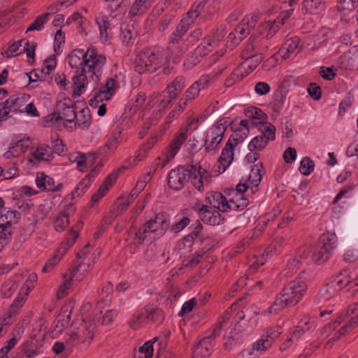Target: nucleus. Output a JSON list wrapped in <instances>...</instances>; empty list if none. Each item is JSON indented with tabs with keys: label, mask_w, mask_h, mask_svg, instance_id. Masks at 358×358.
Returning a JSON list of instances; mask_svg holds the SVG:
<instances>
[{
	"label": "nucleus",
	"mask_w": 358,
	"mask_h": 358,
	"mask_svg": "<svg viewBox=\"0 0 358 358\" xmlns=\"http://www.w3.org/2000/svg\"><path fill=\"white\" fill-rule=\"evenodd\" d=\"M185 85V79L178 76L160 94H154L149 96L148 106L152 107L157 103V110L153 114L155 119H159L163 113L169 108L173 100L176 99Z\"/></svg>",
	"instance_id": "nucleus-6"
},
{
	"label": "nucleus",
	"mask_w": 358,
	"mask_h": 358,
	"mask_svg": "<svg viewBox=\"0 0 358 358\" xmlns=\"http://www.w3.org/2000/svg\"><path fill=\"white\" fill-rule=\"evenodd\" d=\"M17 289V284L11 280L5 282L1 287V296L3 298H9Z\"/></svg>",
	"instance_id": "nucleus-51"
},
{
	"label": "nucleus",
	"mask_w": 358,
	"mask_h": 358,
	"mask_svg": "<svg viewBox=\"0 0 358 358\" xmlns=\"http://www.w3.org/2000/svg\"><path fill=\"white\" fill-rule=\"evenodd\" d=\"M152 145L150 144L144 145L138 150L136 155L133 158H129L128 162L129 165H135L137 162L141 161L145 157L146 153L151 149Z\"/></svg>",
	"instance_id": "nucleus-48"
},
{
	"label": "nucleus",
	"mask_w": 358,
	"mask_h": 358,
	"mask_svg": "<svg viewBox=\"0 0 358 358\" xmlns=\"http://www.w3.org/2000/svg\"><path fill=\"white\" fill-rule=\"evenodd\" d=\"M213 198L218 202V210L222 212H227L229 210H242L249 204L248 199L240 193H235V195L228 200L221 193L215 192Z\"/></svg>",
	"instance_id": "nucleus-10"
},
{
	"label": "nucleus",
	"mask_w": 358,
	"mask_h": 358,
	"mask_svg": "<svg viewBox=\"0 0 358 358\" xmlns=\"http://www.w3.org/2000/svg\"><path fill=\"white\" fill-rule=\"evenodd\" d=\"M271 343L269 341L266 340L265 338H262L255 343H253L252 348H251L253 351L256 352H262L267 350L268 348H270Z\"/></svg>",
	"instance_id": "nucleus-62"
},
{
	"label": "nucleus",
	"mask_w": 358,
	"mask_h": 358,
	"mask_svg": "<svg viewBox=\"0 0 358 358\" xmlns=\"http://www.w3.org/2000/svg\"><path fill=\"white\" fill-rule=\"evenodd\" d=\"M183 23H180L171 34L168 45L166 50H164L168 60L173 57V62L177 63L180 57L188 50L189 44L185 40L182 39L183 36L187 33L189 28Z\"/></svg>",
	"instance_id": "nucleus-8"
},
{
	"label": "nucleus",
	"mask_w": 358,
	"mask_h": 358,
	"mask_svg": "<svg viewBox=\"0 0 358 358\" xmlns=\"http://www.w3.org/2000/svg\"><path fill=\"white\" fill-rule=\"evenodd\" d=\"M340 316L345 317V320L343 322L344 324L335 332L334 336L328 341L327 344L337 341L342 336L350 332L358 327V302L353 307H349L346 313Z\"/></svg>",
	"instance_id": "nucleus-11"
},
{
	"label": "nucleus",
	"mask_w": 358,
	"mask_h": 358,
	"mask_svg": "<svg viewBox=\"0 0 358 358\" xmlns=\"http://www.w3.org/2000/svg\"><path fill=\"white\" fill-rule=\"evenodd\" d=\"M352 279V277L348 273V271H343L340 276H337L333 280L330 281L329 283L334 285V287L336 289V292H338L343 287L351 282Z\"/></svg>",
	"instance_id": "nucleus-37"
},
{
	"label": "nucleus",
	"mask_w": 358,
	"mask_h": 358,
	"mask_svg": "<svg viewBox=\"0 0 358 358\" xmlns=\"http://www.w3.org/2000/svg\"><path fill=\"white\" fill-rule=\"evenodd\" d=\"M23 140H19L15 144L10 146L7 152H5L4 156L7 159L16 157L24 152L27 149L28 145H24Z\"/></svg>",
	"instance_id": "nucleus-36"
},
{
	"label": "nucleus",
	"mask_w": 358,
	"mask_h": 358,
	"mask_svg": "<svg viewBox=\"0 0 358 358\" xmlns=\"http://www.w3.org/2000/svg\"><path fill=\"white\" fill-rule=\"evenodd\" d=\"M262 134L255 136L249 143V150H263L269 141L275 138V127L271 123L265 122L261 127Z\"/></svg>",
	"instance_id": "nucleus-13"
},
{
	"label": "nucleus",
	"mask_w": 358,
	"mask_h": 358,
	"mask_svg": "<svg viewBox=\"0 0 358 358\" xmlns=\"http://www.w3.org/2000/svg\"><path fill=\"white\" fill-rule=\"evenodd\" d=\"M337 294L338 292L334 285L328 282L319 290L315 301L318 304H321L334 297Z\"/></svg>",
	"instance_id": "nucleus-28"
},
{
	"label": "nucleus",
	"mask_w": 358,
	"mask_h": 358,
	"mask_svg": "<svg viewBox=\"0 0 358 358\" xmlns=\"http://www.w3.org/2000/svg\"><path fill=\"white\" fill-rule=\"evenodd\" d=\"M207 3L206 0H202L199 3H195L190 10L187 13V17H184L180 23L184 22V25H187L188 28L194 22L195 19L199 16V15L203 12L205 9L206 5Z\"/></svg>",
	"instance_id": "nucleus-22"
},
{
	"label": "nucleus",
	"mask_w": 358,
	"mask_h": 358,
	"mask_svg": "<svg viewBox=\"0 0 358 358\" xmlns=\"http://www.w3.org/2000/svg\"><path fill=\"white\" fill-rule=\"evenodd\" d=\"M76 118V112L73 101L68 98L60 96L55 105V110L46 116V122H55L59 124L62 120L72 123Z\"/></svg>",
	"instance_id": "nucleus-9"
},
{
	"label": "nucleus",
	"mask_w": 358,
	"mask_h": 358,
	"mask_svg": "<svg viewBox=\"0 0 358 358\" xmlns=\"http://www.w3.org/2000/svg\"><path fill=\"white\" fill-rule=\"evenodd\" d=\"M282 333V329L280 326H274L267 329L265 338L270 341L271 345L277 340Z\"/></svg>",
	"instance_id": "nucleus-52"
},
{
	"label": "nucleus",
	"mask_w": 358,
	"mask_h": 358,
	"mask_svg": "<svg viewBox=\"0 0 358 358\" xmlns=\"http://www.w3.org/2000/svg\"><path fill=\"white\" fill-rule=\"evenodd\" d=\"M265 38L259 35H254L250 36L243 50L245 53H254L263 55L268 50V45L266 44Z\"/></svg>",
	"instance_id": "nucleus-14"
},
{
	"label": "nucleus",
	"mask_w": 358,
	"mask_h": 358,
	"mask_svg": "<svg viewBox=\"0 0 358 358\" xmlns=\"http://www.w3.org/2000/svg\"><path fill=\"white\" fill-rule=\"evenodd\" d=\"M307 290L306 282L301 277L289 282L282 289L280 296L275 298L273 304L262 314L268 315L277 314L278 311L287 306L297 304L305 295Z\"/></svg>",
	"instance_id": "nucleus-4"
},
{
	"label": "nucleus",
	"mask_w": 358,
	"mask_h": 358,
	"mask_svg": "<svg viewBox=\"0 0 358 358\" xmlns=\"http://www.w3.org/2000/svg\"><path fill=\"white\" fill-rule=\"evenodd\" d=\"M228 124L229 122L225 118H221L215 122L207 134L218 139L220 138V140L222 141Z\"/></svg>",
	"instance_id": "nucleus-31"
},
{
	"label": "nucleus",
	"mask_w": 358,
	"mask_h": 358,
	"mask_svg": "<svg viewBox=\"0 0 358 358\" xmlns=\"http://www.w3.org/2000/svg\"><path fill=\"white\" fill-rule=\"evenodd\" d=\"M225 34V27L223 25L213 30L210 34L203 40L202 43L197 46L194 51L190 54L187 59V65L189 67H193L199 64L202 57L208 55L220 45Z\"/></svg>",
	"instance_id": "nucleus-7"
},
{
	"label": "nucleus",
	"mask_w": 358,
	"mask_h": 358,
	"mask_svg": "<svg viewBox=\"0 0 358 358\" xmlns=\"http://www.w3.org/2000/svg\"><path fill=\"white\" fill-rule=\"evenodd\" d=\"M57 65L56 56L55 55H51L48 58H47L43 62V67L41 69V73L45 74H49L52 71H53Z\"/></svg>",
	"instance_id": "nucleus-55"
},
{
	"label": "nucleus",
	"mask_w": 358,
	"mask_h": 358,
	"mask_svg": "<svg viewBox=\"0 0 358 358\" xmlns=\"http://www.w3.org/2000/svg\"><path fill=\"white\" fill-rule=\"evenodd\" d=\"M75 125H78L82 129H87L91 124L92 117L90 110L87 107L81 109L76 113Z\"/></svg>",
	"instance_id": "nucleus-33"
},
{
	"label": "nucleus",
	"mask_w": 358,
	"mask_h": 358,
	"mask_svg": "<svg viewBox=\"0 0 358 358\" xmlns=\"http://www.w3.org/2000/svg\"><path fill=\"white\" fill-rule=\"evenodd\" d=\"M221 142L220 138L218 139L207 134L205 139V149L208 153L214 155L218 150L219 144Z\"/></svg>",
	"instance_id": "nucleus-42"
},
{
	"label": "nucleus",
	"mask_w": 358,
	"mask_h": 358,
	"mask_svg": "<svg viewBox=\"0 0 358 358\" xmlns=\"http://www.w3.org/2000/svg\"><path fill=\"white\" fill-rule=\"evenodd\" d=\"M187 129H181L174 136L171 143H170L169 150L166 154V159L163 166L165 165L166 163H168L172 159L175 157L178 150H180L181 145L185 142L187 138Z\"/></svg>",
	"instance_id": "nucleus-15"
},
{
	"label": "nucleus",
	"mask_w": 358,
	"mask_h": 358,
	"mask_svg": "<svg viewBox=\"0 0 358 358\" xmlns=\"http://www.w3.org/2000/svg\"><path fill=\"white\" fill-rule=\"evenodd\" d=\"M257 15H252L245 16L242 22L236 26L233 32L228 36V41L233 43H238L250 32V29L256 26Z\"/></svg>",
	"instance_id": "nucleus-12"
},
{
	"label": "nucleus",
	"mask_w": 358,
	"mask_h": 358,
	"mask_svg": "<svg viewBox=\"0 0 358 358\" xmlns=\"http://www.w3.org/2000/svg\"><path fill=\"white\" fill-rule=\"evenodd\" d=\"M87 55L85 66L77 70L73 77V94L76 96H80L91 83L93 84L91 88H94V85L100 80L102 69L106 64V57L98 54L93 47L87 49Z\"/></svg>",
	"instance_id": "nucleus-1"
},
{
	"label": "nucleus",
	"mask_w": 358,
	"mask_h": 358,
	"mask_svg": "<svg viewBox=\"0 0 358 358\" xmlns=\"http://www.w3.org/2000/svg\"><path fill=\"white\" fill-rule=\"evenodd\" d=\"M31 155L38 162H50L53 159L52 149L47 145L38 146L31 153Z\"/></svg>",
	"instance_id": "nucleus-32"
},
{
	"label": "nucleus",
	"mask_w": 358,
	"mask_h": 358,
	"mask_svg": "<svg viewBox=\"0 0 358 358\" xmlns=\"http://www.w3.org/2000/svg\"><path fill=\"white\" fill-rule=\"evenodd\" d=\"M201 90L198 87V85L193 83L185 92V96L184 99L188 102L192 101L199 94Z\"/></svg>",
	"instance_id": "nucleus-61"
},
{
	"label": "nucleus",
	"mask_w": 358,
	"mask_h": 358,
	"mask_svg": "<svg viewBox=\"0 0 358 358\" xmlns=\"http://www.w3.org/2000/svg\"><path fill=\"white\" fill-rule=\"evenodd\" d=\"M263 166L262 164L254 165L248 176V182L251 185L252 192L257 189L259 183L262 178Z\"/></svg>",
	"instance_id": "nucleus-29"
},
{
	"label": "nucleus",
	"mask_w": 358,
	"mask_h": 358,
	"mask_svg": "<svg viewBox=\"0 0 358 358\" xmlns=\"http://www.w3.org/2000/svg\"><path fill=\"white\" fill-rule=\"evenodd\" d=\"M165 343L158 342V338H154L152 340L146 342L138 349L139 353L144 355V358H152L153 351L155 348L158 349L157 357H159L161 348H164Z\"/></svg>",
	"instance_id": "nucleus-26"
},
{
	"label": "nucleus",
	"mask_w": 358,
	"mask_h": 358,
	"mask_svg": "<svg viewBox=\"0 0 358 358\" xmlns=\"http://www.w3.org/2000/svg\"><path fill=\"white\" fill-rule=\"evenodd\" d=\"M314 162L309 157H304L301 163L299 170L304 176H309L314 170Z\"/></svg>",
	"instance_id": "nucleus-49"
},
{
	"label": "nucleus",
	"mask_w": 358,
	"mask_h": 358,
	"mask_svg": "<svg viewBox=\"0 0 358 358\" xmlns=\"http://www.w3.org/2000/svg\"><path fill=\"white\" fill-rule=\"evenodd\" d=\"M113 287L111 282H108L104 285L100 293V301L104 304L107 305L112 299Z\"/></svg>",
	"instance_id": "nucleus-47"
},
{
	"label": "nucleus",
	"mask_w": 358,
	"mask_h": 358,
	"mask_svg": "<svg viewBox=\"0 0 358 358\" xmlns=\"http://www.w3.org/2000/svg\"><path fill=\"white\" fill-rule=\"evenodd\" d=\"M120 31V39L122 42L128 44L132 38L131 28L127 24H124L121 26Z\"/></svg>",
	"instance_id": "nucleus-60"
},
{
	"label": "nucleus",
	"mask_w": 358,
	"mask_h": 358,
	"mask_svg": "<svg viewBox=\"0 0 358 358\" xmlns=\"http://www.w3.org/2000/svg\"><path fill=\"white\" fill-rule=\"evenodd\" d=\"M145 316L146 315L145 310H142L141 311H139L135 315H134L131 320L129 322L130 327L134 329H137L139 327L140 324L146 320Z\"/></svg>",
	"instance_id": "nucleus-58"
},
{
	"label": "nucleus",
	"mask_w": 358,
	"mask_h": 358,
	"mask_svg": "<svg viewBox=\"0 0 358 358\" xmlns=\"http://www.w3.org/2000/svg\"><path fill=\"white\" fill-rule=\"evenodd\" d=\"M169 60L164 50L150 47L141 50L136 59L134 70L138 74L152 73L162 68L165 74L169 73Z\"/></svg>",
	"instance_id": "nucleus-3"
},
{
	"label": "nucleus",
	"mask_w": 358,
	"mask_h": 358,
	"mask_svg": "<svg viewBox=\"0 0 358 358\" xmlns=\"http://www.w3.org/2000/svg\"><path fill=\"white\" fill-rule=\"evenodd\" d=\"M90 185V179L83 178L72 192L73 197H79L85 193V189Z\"/></svg>",
	"instance_id": "nucleus-59"
},
{
	"label": "nucleus",
	"mask_w": 358,
	"mask_h": 358,
	"mask_svg": "<svg viewBox=\"0 0 358 358\" xmlns=\"http://www.w3.org/2000/svg\"><path fill=\"white\" fill-rule=\"evenodd\" d=\"M279 22L267 21L262 23L257 29V34L266 39L271 38L279 29Z\"/></svg>",
	"instance_id": "nucleus-25"
},
{
	"label": "nucleus",
	"mask_w": 358,
	"mask_h": 358,
	"mask_svg": "<svg viewBox=\"0 0 358 358\" xmlns=\"http://www.w3.org/2000/svg\"><path fill=\"white\" fill-rule=\"evenodd\" d=\"M234 145H233L231 139L229 138L222 150L221 155L218 159L219 164L217 171L219 173L224 172L227 168L233 162L234 155Z\"/></svg>",
	"instance_id": "nucleus-16"
},
{
	"label": "nucleus",
	"mask_w": 358,
	"mask_h": 358,
	"mask_svg": "<svg viewBox=\"0 0 358 358\" xmlns=\"http://www.w3.org/2000/svg\"><path fill=\"white\" fill-rule=\"evenodd\" d=\"M354 101V96L348 92L343 99L339 104V114H344L346 110L352 106Z\"/></svg>",
	"instance_id": "nucleus-56"
},
{
	"label": "nucleus",
	"mask_w": 358,
	"mask_h": 358,
	"mask_svg": "<svg viewBox=\"0 0 358 358\" xmlns=\"http://www.w3.org/2000/svg\"><path fill=\"white\" fill-rule=\"evenodd\" d=\"M52 209V203L45 201L38 206L36 215V222H39L45 219Z\"/></svg>",
	"instance_id": "nucleus-46"
},
{
	"label": "nucleus",
	"mask_w": 358,
	"mask_h": 358,
	"mask_svg": "<svg viewBox=\"0 0 358 358\" xmlns=\"http://www.w3.org/2000/svg\"><path fill=\"white\" fill-rule=\"evenodd\" d=\"M64 282L59 287L57 290V297L61 299L67 295V289L69 288L71 285V280L73 277L70 275V277H68L67 274L64 275Z\"/></svg>",
	"instance_id": "nucleus-57"
},
{
	"label": "nucleus",
	"mask_w": 358,
	"mask_h": 358,
	"mask_svg": "<svg viewBox=\"0 0 358 358\" xmlns=\"http://www.w3.org/2000/svg\"><path fill=\"white\" fill-rule=\"evenodd\" d=\"M117 177V173L110 174L105 180L103 183L100 186L96 192L92 196V201H98L103 196L106 194L108 189L112 186Z\"/></svg>",
	"instance_id": "nucleus-30"
},
{
	"label": "nucleus",
	"mask_w": 358,
	"mask_h": 358,
	"mask_svg": "<svg viewBox=\"0 0 358 358\" xmlns=\"http://www.w3.org/2000/svg\"><path fill=\"white\" fill-rule=\"evenodd\" d=\"M96 24L99 29L101 38L105 41H108L111 34V27L107 16H102L96 19Z\"/></svg>",
	"instance_id": "nucleus-35"
},
{
	"label": "nucleus",
	"mask_w": 358,
	"mask_h": 358,
	"mask_svg": "<svg viewBox=\"0 0 358 358\" xmlns=\"http://www.w3.org/2000/svg\"><path fill=\"white\" fill-rule=\"evenodd\" d=\"M285 100L286 92L282 89L277 90L274 92L273 100L271 101L273 109L276 112H279L282 108Z\"/></svg>",
	"instance_id": "nucleus-40"
},
{
	"label": "nucleus",
	"mask_w": 358,
	"mask_h": 358,
	"mask_svg": "<svg viewBox=\"0 0 358 358\" xmlns=\"http://www.w3.org/2000/svg\"><path fill=\"white\" fill-rule=\"evenodd\" d=\"M345 320V317L339 316L333 323L325 325L322 331V334H329L334 331L339 325H341Z\"/></svg>",
	"instance_id": "nucleus-64"
},
{
	"label": "nucleus",
	"mask_w": 358,
	"mask_h": 358,
	"mask_svg": "<svg viewBox=\"0 0 358 358\" xmlns=\"http://www.w3.org/2000/svg\"><path fill=\"white\" fill-rule=\"evenodd\" d=\"M71 160L76 163L77 169L81 172L84 171L87 163H89V159L86 158L85 154L80 152H78Z\"/></svg>",
	"instance_id": "nucleus-63"
},
{
	"label": "nucleus",
	"mask_w": 358,
	"mask_h": 358,
	"mask_svg": "<svg viewBox=\"0 0 358 358\" xmlns=\"http://www.w3.org/2000/svg\"><path fill=\"white\" fill-rule=\"evenodd\" d=\"M12 234L11 224L7 221L6 224H0V252L6 244V239Z\"/></svg>",
	"instance_id": "nucleus-44"
},
{
	"label": "nucleus",
	"mask_w": 358,
	"mask_h": 358,
	"mask_svg": "<svg viewBox=\"0 0 358 358\" xmlns=\"http://www.w3.org/2000/svg\"><path fill=\"white\" fill-rule=\"evenodd\" d=\"M48 20V14L43 13L38 16L34 22H32L27 29L26 32L31 31L34 30L41 31L44 28V24Z\"/></svg>",
	"instance_id": "nucleus-43"
},
{
	"label": "nucleus",
	"mask_w": 358,
	"mask_h": 358,
	"mask_svg": "<svg viewBox=\"0 0 358 358\" xmlns=\"http://www.w3.org/2000/svg\"><path fill=\"white\" fill-rule=\"evenodd\" d=\"M28 45V40L27 38H22L18 41L17 43H14L10 45L7 51H6V54L8 57H13L17 56L24 52L23 47H26Z\"/></svg>",
	"instance_id": "nucleus-38"
},
{
	"label": "nucleus",
	"mask_w": 358,
	"mask_h": 358,
	"mask_svg": "<svg viewBox=\"0 0 358 358\" xmlns=\"http://www.w3.org/2000/svg\"><path fill=\"white\" fill-rule=\"evenodd\" d=\"M117 82L114 78H110L107 80L106 83L100 87L99 92L101 93H110V96L115 93L116 90Z\"/></svg>",
	"instance_id": "nucleus-53"
},
{
	"label": "nucleus",
	"mask_w": 358,
	"mask_h": 358,
	"mask_svg": "<svg viewBox=\"0 0 358 358\" xmlns=\"http://www.w3.org/2000/svg\"><path fill=\"white\" fill-rule=\"evenodd\" d=\"M145 310L146 320L152 321L153 323L157 324H159L163 322L164 316V313L161 309L158 308H145Z\"/></svg>",
	"instance_id": "nucleus-39"
},
{
	"label": "nucleus",
	"mask_w": 358,
	"mask_h": 358,
	"mask_svg": "<svg viewBox=\"0 0 358 358\" xmlns=\"http://www.w3.org/2000/svg\"><path fill=\"white\" fill-rule=\"evenodd\" d=\"M337 237L334 233H324L319 239L317 245L320 248L326 250L331 254L334 248L336 247Z\"/></svg>",
	"instance_id": "nucleus-24"
},
{
	"label": "nucleus",
	"mask_w": 358,
	"mask_h": 358,
	"mask_svg": "<svg viewBox=\"0 0 358 358\" xmlns=\"http://www.w3.org/2000/svg\"><path fill=\"white\" fill-rule=\"evenodd\" d=\"M331 255V254L330 252L320 248V247L317 245L312 258L315 264H322L329 259Z\"/></svg>",
	"instance_id": "nucleus-45"
},
{
	"label": "nucleus",
	"mask_w": 358,
	"mask_h": 358,
	"mask_svg": "<svg viewBox=\"0 0 358 358\" xmlns=\"http://www.w3.org/2000/svg\"><path fill=\"white\" fill-rule=\"evenodd\" d=\"M241 56L243 59H245V61L243 62L241 65L244 71H245L246 74H249L253 71L264 58V57L259 54L245 53L244 50H243Z\"/></svg>",
	"instance_id": "nucleus-18"
},
{
	"label": "nucleus",
	"mask_w": 358,
	"mask_h": 358,
	"mask_svg": "<svg viewBox=\"0 0 358 358\" xmlns=\"http://www.w3.org/2000/svg\"><path fill=\"white\" fill-rule=\"evenodd\" d=\"M213 342H211L210 337L203 338L195 346L193 350L194 358H207L210 356L213 350Z\"/></svg>",
	"instance_id": "nucleus-19"
},
{
	"label": "nucleus",
	"mask_w": 358,
	"mask_h": 358,
	"mask_svg": "<svg viewBox=\"0 0 358 358\" xmlns=\"http://www.w3.org/2000/svg\"><path fill=\"white\" fill-rule=\"evenodd\" d=\"M326 8L324 0H303L301 10L306 14H320Z\"/></svg>",
	"instance_id": "nucleus-21"
},
{
	"label": "nucleus",
	"mask_w": 358,
	"mask_h": 358,
	"mask_svg": "<svg viewBox=\"0 0 358 358\" xmlns=\"http://www.w3.org/2000/svg\"><path fill=\"white\" fill-rule=\"evenodd\" d=\"M192 229L189 235L185 238L188 241L189 237H191L192 240H199L203 241L204 237L201 235V231L203 229V225L198 220L192 225Z\"/></svg>",
	"instance_id": "nucleus-50"
},
{
	"label": "nucleus",
	"mask_w": 358,
	"mask_h": 358,
	"mask_svg": "<svg viewBox=\"0 0 358 358\" xmlns=\"http://www.w3.org/2000/svg\"><path fill=\"white\" fill-rule=\"evenodd\" d=\"M155 0H135L131 6L129 15L131 16L141 15L150 8Z\"/></svg>",
	"instance_id": "nucleus-34"
},
{
	"label": "nucleus",
	"mask_w": 358,
	"mask_h": 358,
	"mask_svg": "<svg viewBox=\"0 0 358 358\" xmlns=\"http://www.w3.org/2000/svg\"><path fill=\"white\" fill-rule=\"evenodd\" d=\"M299 38L297 36L287 39L279 50V55L284 59L289 57L299 47Z\"/></svg>",
	"instance_id": "nucleus-27"
},
{
	"label": "nucleus",
	"mask_w": 358,
	"mask_h": 358,
	"mask_svg": "<svg viewBox=\"0 0 358 358\" xmlns=\"http://www.w3.org/2000/svg\"><path fill=\"white\" fill-rule=\"evenodd\" d=\"M122 127L120 125L116 126L111 134L104 147L99 150L101 154L106 153V151H114L122 141L121 133Z\"/></svg>",
	"instance_id": "nucleus-23"
},
{
	"label": "nucleus",
	"mask_w": 358,
	"mask_h": 358,
	"mask_svg": "<svg viewBox=\"0 0 358 358\" xmlns=\"http://www.w3.org/2000/svg\"><path fill=\"white\" fill-rule=\"evenodd\" d=\"M208 173L200 165L180 166L172 169L168 175V185L170 188L180 190L191 180L192 185L199 192L203 191V178L208 180Z\"/></svg>",
	"instance_id": "nucleus-2"
},
{
	"label": "nucleus",
	"mask_w": 358,
	"mask_h": 358,
	"mask_svg": "<svg viewBox=\"0 0 358 358\" xmlns=\"http://www.w3.org/2000/svg\"><path fill=\"white\" fill-rule=\"evenodd\" d=\"M87 51L83 49H75L71 52L69 55V64L71 68H76L80 70L85 66L87 59Z\"/></svg>",
	"instance_id": "nucleus-20"
},
{
	"label": "nucleus",
	"mask_w": 358,
	"mask_h": 358,
	"mask_svg": "<svg viewBox=\"0 0 358 358\" xmlns=\"http://www.w3.org/2000/svg\"><path fill=\"white\" fill-rule=\"evenodd\" d=\"M245 115L250 119H255L260 120V124L262 125L267 119V115L260 108L252 106L249 107L245 110Z\"/></svg>",
	"instance_id": "nucleus-41"
},
{
	"label": "nucleus",
	"mask_w": 358,
	"mask_h": 358,
	"mask_svg": "<svg viewBox=\"0 0 358 358\" xmlns=\"http://www.w3.org/2000/svg\"><path fill=\"white\" fill-rule=\"evenodd\" d=\"M90 244H87L84 246L83 249L78 252L77 257L81 258L84 257V259L82 261L81 263L78 264V266L75 268L71 273V275L73 278H75L76 280H81L83 279V277L88 273L90 267V264L88 262H84V261L86 260L85 255H87V250L89 248Z\"/></svg>",
	"instance_id": "nucleus-17"
},
{
	"label": "nucleus",
	"mask_w": 358,
	"mask_h": 358,
	"mask_svg": "<svg viewBox=\"0 0 358 358\" xmlns=\"http://www.w3.org/2000/svg\"><path fill=\"white\" fill-rule=\"evenodd\" d=\"M170 226V216L166 213H159L155 219L146 222L143 226L135 231L134 237L129 245L131 253H136L139 245H142L148 234L152 233L156 238L162 236Z\"/></svg>",
	"instance_id": "nucleus-5"
},
{
	"label": "nucleus",
	"mask_w": 358,
	"mask_h": 358,
	"mask_svg": "<svg viewBox=\"0 0 358 358\" xmlns=\"http://www.w3.org/2000/svg\"><path fill=\"white\" fill-rule=\"evenodd\" d=\"M117 315L115 310H108L98 319L99 323L104 325L110 324Z\"/></svg>",
	"instance_id": "nucleus-54"
}]
</instances>
